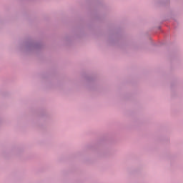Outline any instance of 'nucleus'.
Listing matches in <instances>:
<instances>
[{
	"instance_id": "obj_1",
	"label": "nucleus",
	"mask_w": 183,
	"mask_h": 183,
	"mask_svg": "<svg viewBox=\"0 0 183 183\" xmlns=\"http://www.w3.org/2000/svg\"><path fill=\"white\" fill-rule=\"evenodd\" d=\"M42 44L35 42L34 41L29 40L25 42V50L27 51H39V49H42Z\"/></svg>"
},
{
	"instance_id": "obj_2",
	"label": "nucleus",
	"mask_w": 183,
	"mask_h": 183,
	"mask_svg": "<svg viewBox=\"0 0 183 183\" xmlns=\"http://www.w3.org/2000/svg\"><path fill=\"white\" fill-rule=\"evenodd\" d=\"M158 29H161V26H159V27H158Z\"/></svg>"
}]
</instances>
